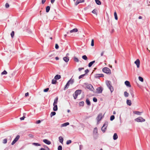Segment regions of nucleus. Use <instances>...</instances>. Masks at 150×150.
I'll list each match as a JSON object with an SVG mask.
<instances>
[{
    "instance_id": "052dcab7",
    "label": "nucleus",
    "mask_w": 150,
    "mask_h": 150,
    "mask_svg": "<svg viewBox=\"0 0 150 150\" xmlns=\"http://www.w3.org/2000/svg\"><path fill=\"white\" fill-rule=\"evenodd\" d=\"M25 118V117L24 116H23V117H21L20 119L21 120H23Z\"/></svg>"
},
{
    "instance_id": "a211bd4d",
    "label": "nucleus",
    "mask_w": 150,
    "mask_h": 150,
    "mask_svg": "<svg viewBox=\"0 0 150 150\" xmlns=\"http://www.w3.org/2000/svg\"><path fill=\"white\" fill-rule=\"evenodd\" d=\"M59 142L61 143H62L64 141L63 138L62 137L60 136L59 137Z\"/></svg>"
},
{
    "instance_id": "7c9ffc66",
    "label": "nucleus",
    "mask_w": 150,
    "mask_h": 150,
    "mask_svg": "<svg viewBox=\"0 0 150 150\" xmlns=\"http://www.w3.org/2000/svg\"><path fill=\"white\" fill-rule=\"evenodd\" d=\"M69 82H67L66 84L65 85V86L64 87V90H65L66 88H68L69 85Z\"/></svg>"
},
{
    "instance_id": "0eeeda50",
    "label": "nucleus",
    "mask_w": 150,
    "mask_h": 150,
    "mask_svg": "<svg viewBox=\"0 0 150 150\" xmlns=\"http://www.w3.org/2000/svg\"><path fill=\"white\" fill-rule=\"evenodd\" d=\"M102 113L99 114L97 117L96 119L98 122L100 121L102 118Z\"/></svg>"
},
{
    "instance_id": "bb28decb",
    "label": "nucleus",
    "mask_w": 150,
    "mask_h": 150,
    "mask_svg": "<svg viewBox=\"0 0 150 150\" xmlns=\"http://www.w3.org/2000/svg\"><path fill=\"white\" fill-rule=\"evenodd\" d=\"M54 107L53 108V110L54 111H56L57 110V105H53Z\"/></svg>"
},
{
    "instance_id": "f8f14e48",
    "label": "nucleus",
    "mask_w": 150,
    "mask_h": 150,
    "mask_svg": "<svg viewBox=\"0 0 150 150\" xmlns=\"http://www.w3.org/2000/svg\"><path fill=\"white\" fill-rule=\"evenodd\" d=\"M74 81V79L71 78L67 82H69V85L70 84H72L73 83Z\"/></svg>"
},
{
    "instance_id": "6ab92c4d",
    "label": "nucleus",
    "mask_w": 150,
    "mask_h": 150,
    "mask_svg": "<svg viewBox=\"0 0 150 150\" xmlns=\"http://www.w3.org/2000/svg\"><path fill=\"white\" fill-rule=\"evenodd\" d=\"M61 78V76L59 75H57L54 77V79H55L56 80H58L60 79Z\"/></svg>"
},
{
    "instance_id": "b1692460",
    "label": "nucleus",
    "mask_w": 150,
    "mask_h": 150,
    "mask_svg": "<svg viewBox=\"0 0 150 150\" xmlns=\"http://www.w3.org/2000/svg\"><path fill=\"white\" fill-rule=\"evenodd\" d=\"M127 105L130 106L132 104L131 100H127Z\"/></svg>"
},
{
    "instance_id": "412c9836",
    "label": "nucleus",
    "mask_w": 150,
    "mask_h": 150,
    "mask_svg": "<svg viewBox=\"0 0 150 150\" xmlns=\"http://www.w3.org/2000/svg\"><path fill=\"white\" fill-rule=\"evenodd\" d=\"M98 133V129L97 128V127H95L93 131V134H97Z\"/></svg>"
},
{
    "instance_id": "79ce46f5",
    "label": "nucleus",
    "mask_w": 150,
    "mask_h": 150,
    "mask_svg": "<svg viewBox=\"0 0 150 150\" xmlns=\"http://www.w3.org/2000/svg\"><path fill=\"white\" fill-rule=\"evenodd\" d=\"M115 119V116L113 115H112L110 117V120L111 121Z\"/></svg>"
},
{
    "instance_id": "4d7b16f0",
    "label": "nucleus",
    "mask_w": 150,
    "mask_h": 150,
    "mask_svg": "<svg viewBox=\"0 0 150 150\" xmlns=\"http://www.w3.org/2000/svg\"><path fill=\"white\" fill-rule=\"evenodd\" d=\"M130 93H131V95L132 96V97L133 98H134V94L133 92V91H132V92H131Z\"/></svg>"
},
{
    "instance_id": "09e8293b",
    "label": "nucleus",
    "mask_w": 150,
    "mask_h": 150,
    "mask_svg": "<svg viewBox=\"0 0 150 150\" xmlns=\"http://www.w3.org/2000/svg\"><path fill=\"white\" fill-rule=\"evenodd\" d=\"M58 150H62V147L61 146L59 145L58 146Z\"/></svg>"
},
{
    "instance_id": "6e6552de",
    "label": "nucleus",
    "mask_w": 150,
    "mask_h": 150,
    "mask_svg": "<svg viewBox=\"0 0 150 150\" xmlns=\"http://www.w3.org/2000/svg\"><path fill=\"white\" fill-rule=\"evenodd\" d=\"M134 63L136 64L138 68L139 67L140 62L139 59H138L136 60L134 62Z\"/></svg>"
},
{
    "instance_id": "ea45409f",
    "label": "nucleus",
    "mask_w": 150,
    "mask_h": 150,
    "mask_svg": "<svg viewBox=\"0 0 150 150\" xmlns=\"http://www.w3.org/2000/svg\"><path fill=\"white\" fill-rule=\"evenodd\" d=\"M139 80L141 82H143L144 81L143 79V78L141 76H139L138 77Z\"/></svg>"
},
{
    "instance_id": "9b49d317",
    "label": "nucleus",
    "mask_w": 150,
    "mask_h": 150,
    "mask_svg": "<svg viewBox=\"0 0 150 150\" xmlns=\"http://www.w3.org/2000/svg\"><path fill=\"white\" fill-rule=\"evenodd\" d=\"M81 91L82 90H78L75 91L74 94H76L78 96L81 94Z\"/></svg>"
},
{
    "instance_id": "4be33fe9",
    "label": "nucleus",
    "mask_w": 150,
    "mask_h": 150,
    "mask_svg": "<svg viewBox=\"0 0 150 150\" xmlns=\"http://www.w3.org/2000/svg\"><path fill=\"white\" fill-rule=\"evenodd\" d=\"M133 113L137 115H141L142 112L138 111H135L133 112Z\"/></svg>"
},
{
    "instance_id": "423d86ee",
    "label": "nucleus",
    "mask_w": 150,
    "mask_h": 150,
    "mask_svg": "<svg viewBox=\"0 0 150 150\" xmlns=\"http://www.w3.org/2000/svg\"><path fill=\"white\" fill-rule=\"evenodd\" d=\"M103 91V88L102 87H100L97 88L96 89V92L98 93H101Z\"/></svg>"
},
{
    "instance_id": "f3484780",
    "label": "nucleus",
    "mask_w": 150,
    "mask_h": 150,
    "mask_svg": "<svg viewBox=\"0 0 150 150\" xmlns=\"http://www.w3.org/2000/svg\"><path fill=\"white\" fill-rule=\"evenodd\" d=\"M118 138V136L116 133H114L113 136V139L114 140H116Z\"/></svg>"
},
{
    "instance_id": "6e6d98bb",
    "label": "nucleus",
    "mask_w": 150,
    "mask_h": 150,
    "mask_svg": "<svg viewBox=\"0 0 150 150\" xmlns=\"http://www.w3.org/2000/svg\"><path fill=\"white\" fill-rule=\"evenodd\" d=\"M49 88H46L44 90V92H47L49 90Z\"/></svg>"
},
{
    "instance_id": "a878e982",
    "label": "nucleus",
    "mask_w": 150,
    "mask_h": 150,
    "mask_svg": "<svg viewBox=\"0 0 150 150\" xmlns=\"http://www.w3.org/2000/svg\"><path fill=\"white\" fill-rule=\"evenodd\" d=\"M69 123L68 122H67L66 123H63L61 125V126L63 127H66L67 126V125H69Z\"/></svg>"
},
{
    "instance_id": "473e14b6",
    "label": "nucleus",
    "mask_w": 150,
    "mask_h": 150,
    "mask_svg": "<svg viewBox=\"0 0 150 150\" xmlns=\"http://www.w3.org/2000/svg\"><path fill=\"white\" fill-rule=\"evenodd\" d=\"M57 82V80L55 79H53L52 80V84H56Z\"/></svg>"
},
{
    "instance_id": "338daca9",
    "label": "nucleus",
    "mask_w": 150,
    "mask_h": 150,
    "mask_svg": "<svg viewBox=\"0 0 150 150\" xmlns=\"http://www.w3.org/2000/svg\"><path fill=\"white\" fill-rule=\"evenodd\" d=\"M84 69V68H79L78 69V70H79L80 71H81V70H82V69Z\"/></svg>"
},
{
    "instance_id": "f257e3e1",
    "label": "nucleus",
    "mask_w": 150,
    "mask_h": 150,
    "mask_svg": "<svg viewBox=\"0 0 150 150\" xmlns=\"http://www.w3.org/2000/svg\"><path fill=\"white\" fill-rule=\"evenodd\" d=\"M102 71L104 73L107 74H110L111 73L110 70L108 67L103 68L102 69Z\"/></svg>"
},
{
    "instance_id": "9d476101",
    "label": "nucleus",
    "mask_w": 150,
    "mask_h": 150,
    "mask_svg": "<svg viewBox=\"0 0 150 150\" xmlns=\"http://www.w3.org/2000/svg\"><path fill=\"white\" fill-rule=\"evenodd\" d=\"M84 1V0H77L75 3V5L76 6L79 4L83 2Z\"/></svg>"
},
{
    "instance_id": "864d4df0",
    "label": "nucleus",
    "mask_w": 150,
    "mask_h": 150,
    "mask_svg": "<svg viewBox=\"0 0 150 150\" xmlns=\"http://www.w3.org/2000/svg\"><path fill=\"white\" fill-rule=\"evenodd\" d=\"M93 101L95 102H96L97 101V99L96 98L94 97L93 98Z\"/></svg>"
},
{
    "instance_id": "393cba45",
    "label": "nucleus",
    "mask_w": 150,
    "mask_h": 150,
    "mask_svg": "<svg viewBox=\"0 0 150 150\" xmlns=\"http://www.w3.org/2000/svg\"><path fill=\"white\" fill-rule=\"evenodd\" d=\"M77 31H78V29L76 28H75L74 29H73L71 30L70 31V33H72L73 32H77Z\"/></svg>"
},
{
    "instance_id": "f704fd0d",
    "label": "nucleus",
    "mask_w": 150,
    "mask_h": 150,
    "mask_svg": "<svg viewBox=\"0 0 150 150\" xmlns=\"http://www.w3.org/2000/svg\"><path fill=\"white\" fill-rule=\"evenodd\" d=\"M124 95L125 97H127L129 96V93L127 91H125L124 92Z\"/></svg>"
},
{
    "instance_id": "2f4dec72",
    "label": "nucleus",
    "mask_w": 150,
    "mask_h": 150,
    "mask_svg": "<svg viewBox=\"0 0 150 150\" xmlns=\"http://www.w3.org/2000/svg\"><path fill=\"white\" fill-rule=\"evenodd\" d=\"M50 7L49 6H47L46 8V12L48 13L49 12L50 9Z\"/></svg>"
},
{
    "instance_id": "e433bc0d",
    "label": "nucleus",
    "mask_w": 150,
    "mask_h": 150,
    "mask_svg": "<svg viewBox=\"0 0 150 150\" xmlns=\"http://www.w3.org/2000/svg\"><path fill=\"white\" fill-rule=\"evenodd\" d=\"M56 114V113L55 112H52L50 114V117H52V116L55 115Z\"/></svg>"
},
{
    "instance_id": "20e7f679",
    "label": "nucleus",
    "mask_w": 150,
    "mask_h": 150,
    "mask_svg": "<svg viewBox=\"0 0 150 150\" xmlns=\"http://www.w3.org/2000/svg\"><path fill=\"white\" fill-rule=\"evenodd\" d=\"M20 136L19 135H18L16 136V138L14 139L13 140L11 143V145H13L20 138Z\"/></svg>"
},
{
    "instance_id": "a19ab883",
    "label": "nucleus",
    "mask_w": 150,
    "mask_h": 150,
    "mask_svg": "<svg viewBox=\"0 0 150 150\" xmlns=\"http://www.w3.org/2000/svg\"><path fill=\"white\" fill-rule=\"evenodd\" d=\"M82 58L83 59L85 60H86L87 59V57L86 55L83 56Z\"/></svg>"
},
{
    "instance_id": "bf43d9fd",
    "label": "nucleus",
    "mask_w": 150,
    "mask_h": 150,
    "mask_svg": "<svg viewBox=\"0 0 150 150\" xmlns=\"http://www.w3.org/2000/svg\"><path fill=\"white\" fill-rule=\"evenodd\" d=\"M89 72V70L88 69H86L85 71V74H87Z\"/></svg>"
},
{
    "instance_id": "c85d7f7f",
    "label": "nucleus",
    "mask_w": 150,
    "mask_h": 150,
    "mask_svg": "<svg viewBox=\"0 0 150 150\" xmlns=\"http://www.w3.org/2000/svg\"><path fill=\"white\" fill-rule=\"evenodd\" d=\"M79 105L80 106H83L84 105V102L83 101L80 102L79 103Z\"/></svg>"
},
{
    "instance_id": "49530a36",
    "label": "nucleus",
    "mask_w": 150,
    "mask_h": 150,
    "mask_svg": "<svg viewBox=\"0 0 150 150\" xmlns=\"http://www.w3.org/2000/svg\"><path fill=\"white\" fill-rule=\"evenodd\" d=\"M5 7L6 8H8L9 7V4L7 3H6L5 5Z\"/></svg>"
},
{
    "instance_id": "5701e85b",
    "label": "nucleus",
    "mask_w": 150,
    "mask_h": 150,
    "mask_svg": "<svg viewBox=\"0 0 150 150\" xmlns=\"http://www.w3.org/2000/svg\"><path fill=\"white\" fill-rule=\"evenodd\" d=\"M108 88L110 89L111 93H112L114 90V89L112 86H108Z\"/></svg>"
},
{
    "instance_id": "e2e57ef3",
    "label": "nucleus",
    "mask_w": 150,
    "mask_h": 150,
    "mask_svg": "<svg viewBox=\"0 0 150 150\" xmlns=\"http://www.w3.org/2000/svg\"><path fill=\"white\" fill-rule=\"evenodd\" d=\"M40 122L41 121L40 120H38L36 121V123L37 124H38L40 123Z\"/></svg>"
},
{
    "instance_id": "1a4fd4ad",
    "label": "nucleus",
    "mask_w": 150,
    "mask_h": 150,
    "mask_svg": "<svg viewBox=\"0 0 150 150\" xmlns=\"http://www.w3.org/2000/svg\"><path fill=\"white\" fill-rule=\"evenodd\" d=\"M43 142L48 145L50 144H51V142L47 139H43Z\"/></svg>"
},
{
    "instance_id": "72a5a7b5",
    "label": "nucleus",
    "mask_w": 150,
    "mask_h": 150,
    "mask_svg": "<svg viewBox=\"0 0 150 150\" xmlns=\"http://www.w3.org/2000/svg\"><path fill=\"white\" fill-rule=\"evenodd\" d=\"M87 88L88 89L91 90V88H93V86L91 84H88L87 86Z\"/></svg>"
},
{
    "instance_id": "c756f323",
    "label": "nucleus",
    "mask_w": 150,
    "mask_h": 150,
    "mask_svg": "<svg viewBox=\"0 0 150 150\" xmlns=\"http://www.w3.org/2000/svg\"><path fill=\"white\" fill-rule=\"evenodd\" d=\"M95 1L97 4L98 5H100L101 4V2L99 0H95Z\"/></svg>"
},
{
    "instance_id": "c03bdc74",
    "label": "nucleus",
    "mask_w": 150,
    "mask_h": 150,
    "mask_svg": "<svg viewBox=\"0 0 150 150\" xmlns=\"http://www.w3.org/2000/svg\"><path fill=\"white\" fill-rule=\"evenodd\" d=\"M71 142V140H68L66 142V144L67 145L69 144Z\"/></svg>"
},
{
    "instance_id": "cd10ccee",
    "label": "nucleus",
    "mask_w": 150,
    "mask_h": 150,
    "mask_svg": "<svg viewBox=\"0 0 150 150\" xmlns=\"http://www.w3.org/2000/svg\"><path fill=\"white\" fill-rule=\"evenodd\" d=\"M95 62V61H92L91 62H90L88 65V66L89 67H91L93 64Z\"/></svg>"
},
{
    "instance_id": "2eb2a0df",
    "label": "nucleus",
    "mask_w": 150,
    "mask_h": 150,
    "mask_svg": "<svg viewBox=\"0 0 150 150\" xmlns=\"http://www.w3.org/2000/svg\"><path fill=\"white\" fill-rule=\"evenodd\" d=\"M106 84L108 87L112 86L111 82L109 81H106Z\"/></svg>"
},
{
    "instance_id": "f03ea898",
    "label": "nucleus",
    "mask_w": 150,
    "mask_h": 150,
    "mask_svg": "<svg viewBox=\"0 0 150 150\" xmlns=\"http://www.w3.org/2000/svg\"><path fill=\"white\" fill-rule=\"evenodd\" d=\"M108 125V122H106L103 124V126L101 128V130L104 133L105 132L106 130V128Z\"/></svg>"
},
{
    "instance_id": "dca6fc26",
    "label": "nucleus",
    "mask_w": 150,
    "mask_h": 150,
    "mask_svg": "<svg viewBox=\"0 0 150 150\" xmlns=\"http://www.w3.org/2000/svg\"><path fill=\"white\" fill-rule=\"evenodd\" d=\"M58 100V97H56L54 100V102L53 103V105H57V103Z\"/></svg>"
},
{
    "instance_id": "69168bd1",
    "label": "nucleus",
    "mask_w": 150,
    "mask_h": 150,
    "mask_svg": "<svg viewBox=\"0 0 150 150\" xmlns=\"http://www.w3.org/2000/svg\"><path fill=\"white\" fill-rule=\"evenodd\" d=\"M28 95H29V93L28 92L26 93L25 94V96L26 97L28 96Z\"/></svg>"
},
{
    "instance_id": "c9c22d12",
    "label": "nucleus",
    "mask_w": 150,
    "mask_h": 150,
    "mask_svg": "<svg viewBox=\"0 0 150 150\" xmlns=\"http://www.w3.org/2000/svg\"><path fill=\"white\" fill-rule=\"evenodd\" d=\"M114 15L115 16V20H117L118 19L117 15L116 13V12H115L114 13Z\"/></svg>"
},
{
    "instance_id": "a18cd8bd",
    "label": "nucleus",
    "mask_w": 150,
    "mask_h": 150,
    "mask_svg": "<svg viewBox=\"0 0 150 150\" xmlns=\"http://www.w3.org/2000/svg\"><path fill=\"white\" fill-rule=\"evenodd\" d=\"M96 9H94L93 11H92V13L94 14L97 15V13L96 12Z\"/></svg>"
},
{
    "instance_id": "680f3d73",
    "label": "nucleus",
    "mask_w": 150,
    "mask_h": 150,
    "mask_svg": "<svg viewBox=\"0 0 150 150\" xmlns=\"http://www.w3.org/2000/svg\"><path fill=\"white\" fill-rule=\"evenodd\" d=\"M46 0H42V3L43 4L45 2Z\"/></svg>"
},
{
    "instance_id": "4468645a",
    "label": "nucleus",
    "mask_w": 150,
    "mask_h": 150,
    "mask_svg": "<svg viewBox=\"0 0 150 150\" xmlns=\"http://www.w3.org/2000/svg\"><path fill=\"white\" fill-rule=\"evenodd\" d=\"M125 85L127 87H131V86L130 84V82L128 81H125Z\"/></svg>"
},
{
    "instance_id": "7ed1b4c3",
    "label": "nucleus",
    "mask_w": 150,
    "mask_h": 150,
    "mask_svg": "<svg viewBox=\"0 0 150 150\" xmlns=\"http://www.w3.org/2000/svg\"><path fill=\"white\" fill-rule=\"evenodd\" d=\"M134 120L137 122H142L145 121V119L141 117H139L135 119Z\"/></svg>"
},
{
    "instance_id": "58836bf2",
    "label": "nucleus",
    "mask_w": 150,
    "mask_h": 150,
    "mask_svg": "<svg viewBox=\"0 0 150 150\" xmlns=\"http://www.w3.org/2000/svg\"><path fill=\"white\" fill-rule=\"evenodd\" d=\"M74 60L76 62H79V60L78 58L76 57H74Z\"/></svg>"
},
{
    "instance_id": "5fc2aeb1",
    "label": "nucleus",
    "mask_w": 150,
    "mask_h": 150,
    "mask_svg": "<svg viewBox=\"0 0 150 150\" xmlns=\"http://www.w3.org/2000/svg\"><path fill=\"white\" fill-rule=\"evenodd\" d=\"M7 142V140L6 139H4L3 140V143L4 144H6Z\"/></svg>"
},
{
    "instance_id": "aec40b11",
    "label": "nucleus",
    "mask_w": 150,
    "mask_h": 150,
    "mask_svg": "<svg viewBox=\"0 0 150 150\" xmlns=\"http://www.w3.org/2000/svg\"><path fill=\"white\" fill-rule=\"evenodd\" d=\"M86 103L88 106H90L91 105V102L88 98H87L86 100Z\"/></svg>"
},
{
    "instance_id": "de8ad7c7",
    "label": "nucleus",
    "mask_w": 150,
    "mask_h": 150,
    "mask_svg": "<svg viewBox=\"0 0 150 150\" xmlns=\"http://www.w3.org/2000/svg\"><path fill=\"white\" fill-rule=\"evenodd\" d=\"M14 32L13 31H12L11 34V37L12 38H13L14 36Z\"/></svg>"
},
{
    "instance_id": "603ef678",
    "label": "nucleus",
    "mask_w": 150,
    "mask_h": 150,
    "mask_svg": "<svg viewBox=\"0 0 150 150\" xmlns=\"http://www.w3.org/2000/svg\"><path fill=\"white\" fill-rule=\"evenodd\" d=\"M85 75V74H83L81 75L79 77V79L82 78L83 76H84Z\"/></svg>"
},
{
    "instance_id": "ddd939ff",
    "label": "nucleus",
    "mask_w": 150,
    "mask_h": 150,
    "mask_svg": "<svg viewBox=\"0 0 150 150\" xmlns=\"http://www.w3.org/2000/svg\"><path fill=\"white\" fill-rule=\"evenodd\" d=\"M63 59L65 62H67L69 60V58L67 56L63 58Z\"/></svg>"
},
{
    "instance_id": "39448f33",
    "label": "nucleus",
    "mask_w": 150,
    "mask_h": 150,
    "mask_svg": "<svg viewBox=\"0 0 150 150\" xmlns=\"http://www.w3.org/2000/svg\"><path fill=\"white\" fill-rule=\"evenodd\" d=\"M104 75L103 74H96L95 75L94 77L95 78L99 79L100 77H104Z\"/></svg>"
},
{
    "instance_id": "774afa93",
    "label": "nucleus",
    "mask_w": 150,
    "mask_h": 150,
    "mask_svg": "<svg viewBox=\"0 0 150 150\" xmlns=\"http://www.w3.org/2000/svg\"><path fill=\"white\" fill-rule=\"evenodd\" d=\"M82 148V146L81 145H80L79 146V149L80 150H81Z\"/></svg>"
},
{
    "instance_id": "13d9d810",
    "label": "nucleus",
    "mask_w": 150,
    "mask_h": 150,
    "mask_svg": "<svg viewBox=\"0 0 150 150\" xmlns=\"http://www.w3.org/2000/svg\"><path fill=\"white\" fill-rule=\"evenodd\" d=\"M59 47V46L57 44H55V48L56 49H58Z\"/></svg>"
},
{
    "instance_id": "4c0bfd02",
    "label": "nucleus",
    "mask_w": 150,
    "mask_h": 150,
    "mask_svg": "<svg viewBox=\"0 0 150 150\" xmlns=\"http://www.w3.org/2000/svg\"><path fill=\"white\" fill-rule=\"evenodd\" d=\"M33 144L35 146H40L41 145L40 144L38 143H33Z\"/></svg>"
},
{
    "instance_id": "3c124183",
    "label": "nucleus",
    "mask_w": 150,
    "mask_h": 150,
    "mask_svg": "<svg viewBox=\"0 0 150 150\" xmlns=\"http://www.w3.org/2000/svg\"><path fill=\"white\" fill-rule=\"evenodd\" d=\"M7 74V72L5 70H4L1 73L2 75L6 74Z\"/></svg>"
},
{
    "instance_id": "0e129e2a",
    "label": "nucleus",
    "mask_w": 150,
    "mask_h": 150,
    "mask_svg": "<svg viewBox=\"0 0 150 150\" xmlns=\"http://www.w3.org/2000/svg\"><path fill=\"white\" fill-rule=\"evenodd\" d=\"M104 52V51H103L101 53V54H100L101 56H102L103 55Z\"/></svg>"
},
{
    "instance_id": "37998d69",
    "label": "nucleus",
    "mask_w": 150,
    "mask_h": 150,
    "mask_svg": "<svg viewBox=\"0 0 150 150\" xmlns=\"http://www.w3.org/2000/svg\"><path fill=\"white\" fill-rule=\"evenodd\" d=\"M73 96L74 99H76L77 98L78 95L76 94H74V93L73 94Z\"/></svg>"
},
{
    "instance_id": "8fccbe9b",
    "label": "nucleus",
    "mask_w": 150,
    "mask_h": 150,
    "mask_svg": "<svg viewBox=\"0 0 150 150\" xmlns=\"http://www.w3.org/2000/svg\"><path fill=\"white\" fill-rule=\"evenodd\" d=\"M94 45V40L93 39H92L91 40V45L92 46H93Z\"/></svg>"
}]
</instances>
